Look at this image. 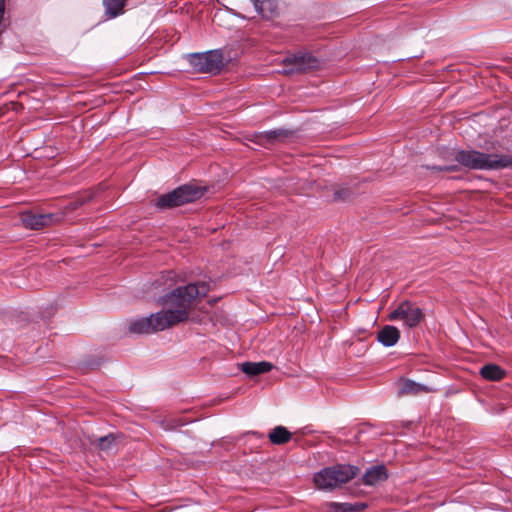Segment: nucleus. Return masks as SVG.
<instances>
[{
  "label": "nucleus",
  "mask_w": 512,
  "mask_h": 512,
  "mask_svg": "<svg viewBox=\"0 0 512 512\" xmlns=\"http://www.w3.org/2000/svg\"><path fill=\"white\" fill-rule=\"evenodd\" d=\"M209 290L210 286L205 282L176 288L165 297L163 310L133 321L129 331L136 334L156 333L187 321L195 302L205 297Z\"/></svg>",
  "instance_id": "1"
},
{
  "label": "nucleus",
  "mask_w": 512,
  "mask_h": 512,
  "mask_svg": "<svg viewBox=\"0 0 512 512\" xmlns=\"http://www.w3.org/2000/svg\"><path fill=\"white\" fill-rule=\"evenodd\" d=\"M457 163L470 170H501L512 167V156L484 153L478 150H459L455 154Z\"/></svg>",
  "instance_id": "2"
},
{
  "label": "nucleus",
  "mask_w": 512,
  "mask_h": 512,
  "mask_svg": "<svg viewBox=\"0 0 512 512\" xmlns=\"http://www.w3.org/2000/svg\"><path fill=\"white\" fill-rule=\"evenodd\" d=\"M208 188L196 183L183 184L174 190L157 196L153 203L158 211H165L201 199Z\"/></svg>",
  "instance_id": "3"
},
{
  "label": "nucleus",
  "mask_w": 512,
  "mask_h": 512,
  "mask_svg": "<svg viewBox=\"0 0 512 512\" xmlns=\"http://www.w3.org/2000/svg\"><path fill=\"white\" fill-rule=\"evenodd\" d=\"M357 473L358 469L349 465L326 467L314 474L313 483L316 489L331 492L353 479Z\"/></svg>",
  "instance_id": "4"
},
{
  "label": "nucleus",
  "mask_w": 512,
  "mask_h": 512,
  "mask_svg": "<svg viewBox=\"0 0 512 512\" xmlns=\"http://www.w3.org/2000/svg\"><path fill=\"white\" fill-rule=\"evenodd\" d=\"M188 63L198 73L217 74L224 66L223 54L220 50L190 53L186 55Z\"/></svg>",
  "instance_id": "5"
},
{
  "label": "nucleus",
  "mask_w": 512,
  "mask_h": 512,
  "mask_svg": "<svg viewBox=\"0 0 512 512\" xmlns=\"http://www.w3.org/2000/svg\"><path fill=\"white\" fill-rule=\"evenodd\" d=\"M283 64L285 74H295L318 69L322 60L310 52H298L287 56Z\"/></svg>",
  "instance_id": "6"
},
{
  "label": "nucleus",
  "mask_w": 512,
  "mask_h": 512,
  "mask_svg": "<svg viewBox=\"0 0 512 512\" xmlns=\"http://www.w3.org/2000/svg\"><path fill=\"white\" fill-rule=\"evenodd\" d=\"M424 315L420 308L414 304L404 301L396 306L386 317L390 321L402 320L408 327L418 325Z\"/></svg>",
  "instance_id": "7"
},
{
  "label": "nucleus",
  "mask_w": 512,
  "mask_h": 512,
  "mask_svg": "<svg viewBox=\"0 0 512 512\" xmlns=\"http://www.w3.org/2000/svg\"><path fill=\"white\" fill-rule=\"evenodd\" d=\"M291 134L292 132L289 130L278 128L269 131L255 133L252 136L251 141L254 142L256 145L265 148H271L276 143L284 141Z\"/></svg>",
  "instance_id": "8"
},
{
  "label": "nucleus",
  "mask_w": 512,
  "mask_h": 512,
  "mask_svg": "<svg viewBox=\"0 0 512 512\" xmlns=\"http://www.w3.org/2000/svg\"><path fill=\"white\" fill-rule=\"evenodd\" d=\"M18 224H47V221L56 224L61 221L60 213H43L39 211L23 210L18 213Z\"/></svg>",
  "instance_id": "9"
},
{
  "label": "nucleus",
  "mask_w": 512,
  "mask_h": 512,
  "mask_svg": "<svg viewBox=\"0 0 512 512\" xmlns=\"http://www.w3.org/2000/svg\"><path fill=\"white\" fill-rule=\"evenodd\" d=\"M396 389H397V394L400 396L417 395L420 393H428V392L432 391L431 388H429L425 385L413 382L411 380H402V379L396 383Z\"/></svg>",
  "instance_id": "10"
},
{
  "label": "nucleus",
  "mask_w": 512,
  "mask_h": 512,
  "mask_svg": "<svg viewBox=\"0 0 512 512\" xmlns=\"http://www.w3.org/2000/svg\"><path fill=\"white\" fill-rule=\"evenodd\" d=\"M255 11L265 19H271L277 14L276 0H254Z\"/></svg>",
  "instance_id": "11"
},
{
  "label": "nucleus",
  "mask_w": 512,
  "mask_h": 512,
  "mask_svg": "<svg viewBox=\"0 0 512 512\" xmlns=\"http://www.w3.org/2000/svg\"><path fill=\"white\" fill-rule=\"evenodd\" d=\"M128 0H103L104 13L108 19H114L124 13Z\"/></svg>",
  "instance_id": "12"
},
{
  "label": "nucleus",
  "mask_w": 512,
  "mask_h": 512,
  "mask_svg": "<svg viewBox=\"0 0 512 512\" xmlns=\"http://www.w3.org/2000/svg\"><path fill=\"white\" fill-rule=\"evenodd\" d=\"M273 365L270 362H245L241 364V370L251 376L269 372Z\"/></svg>",
  "instance_id": "13"
},
{
  "label": "nucleus",
  "mask_w": 512,
  "mask_h": 512,
  "mask_svg": "<svg viewBox=\"0 0 512 512\" xmlns=\"http://www.w3.org/2000/svg\"><path fill=\"white\" fill-rule=\"evenodd\" d=\"M480 375L489 381H499L505 377L506 372L496 364H486L480 369Z\"/></svg>",
  "instance_id": "14"
},
{
  "label": "nucleus",
  "mask_w": 512,
  "mask_h": 512,
  "mask_svg": "<svg viewBox=\"0 0 512 512\" xmlns=\"http://www.w3.org/2000/svg\"><path fill=\"white\" fill-rule=\"evenodd\" d=\"M269 440L275 445H281L291 440L292 434L283 426L275 427L268 435Z\"/></svg>",
  "instance_id": "15"
},
{
  "label": "nucleus",
  "mask_w": 512,
  "mask_h": 512,
  "mask_svg": "<svg viewBox=\"0 0 512 512\" xmlns=\"http://www.w3.org/2000/svg\"><path fill=\"white\" fill-rule=\"evenodd\" d=\"M327 512H359L364 508L363 504L351 505L348 503L329 502L326 504Z\"/></svg>",
  "instance_id": "16"
},
{
  "label": "nucleus",
  "mask_w": 512,
  "mask_h": 512,
  "mask_svg": "<svg viewBox=\"0 0 512 512\" xmlns=\"http://www.w3.org/2000/svg\"><path fill=\"white\" fill-rule=\"evenodd\" d=\"M355 196V192L352 188L343 186L336 189L333 193V201L339 203L350 202Z\"/></svg>",
  "instance_id": "17"
},
{
  "label": "nucleus",
  "mask_w": 512,
  "mask_h": 512,
  "mask_svg": "<svg viewBox=\"0 0 512 512\" xmlns=\"http://www.w3.org/2000/svg\"><path fill=\"white\" fill-rule=\"evenodd\" d=\"M383 474V467L377 466L369 469L364 475V482L367 485H374L378 482Z\"/></svg>",
  "instance_id": "18"
},
{
  "label": "nucleus",
  "mask_w": 512,
  "mask_h": 512,
  "mask_svg": "<svg viewBox=\"0 0 512 512\" xmlns=\"http://www.w3.org/2000/svg\"><path fill=\"white\" fill-rule=\"evenodd\" d=\"M400 338V331L394 326L386 325V346L395 345Z\"/></svg>",
  "instance_id": "19"
},
{
  "label": "nucleus",
  "mask_w": 512,
  "mask_h": 512,
  "mask_svg": "<svg viewBox=\"0 0 512 512\" xmlns=\"http://www.w3.org/2000/svg\"><path fill=\"white\" fill-rule=\"evenodd\" d=\"M115 443V437L111 435H107L104 437H101L97 440V446L101 450H110Z\"/></svg>",
  "instance_id": "20"
},
{
  "label": "nucleus",
  "mask_w": 512,
  "mask_h": 512,
  "mask_svg": "<svg viewBox=\"0 0 512 512\" xmlns=\"http://www.w3.org/2000/svg\"><path fill=\"white\" fill-rule=\"evenodd\" d=\"M426 169L436 171V172H455L458 170L457 165H427Z\"/></svg>",
  "instance_id": "21"
},
{
  "label": "nucleus",
  "mask_w": 512,
  "mask_h": 512,
  "mask_svg": "<svg viewBox=\"0 0 512 512\" xmlns=\"http://www.w3.org/2000/svg\"><path fill=\"white\" fill-rule=\"evenodd\" d=\"M5 0H0V33L5 30L4 19H5Z\"/></svg>",
  "instance_id": "22"
},
{
  "label": "nucleus",
  "mask_w": 512,
  "mask_h": 512,
  "mask_svg": "<svg viewBox=\"0 0 512 512\" xmlns=\"http://www.w3.org/2000/svg\"><path fill=\"white\" fill-rule=\"evenodd\" d=\"M93 199V195L91 192H85L83 196H80L75 202L79 205H82L84 202Z\"/></svg>",
  "instance_id": "23"
},
{
  "label": "nucleus",
  "mask_w": 512,
  "mask_h": 512,
  "mask_svg": "<svg viewBox=\"0 0 512 512\" xmlns=\"http://www.w3.org/2000/svg\"><path fill=\"white\" fill-rule=\"evenodd\" d=\"M378 340L382 343H384V329H381L379 332H378Z\"/></svg>",
  "instance_id": "24"
}]
</instances>
